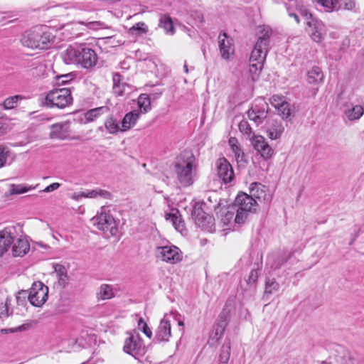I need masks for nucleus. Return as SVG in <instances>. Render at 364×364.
<instances>
[{
  "instance_id": "obj_48",
  "label": "nucleus",
  "mask_w": 364,
  "mask_h": 364,
  "mask_svg": "<svg viewBox=\"0 0 364 364\" xmlns=\"http://www.w3.org/2000/svg\"><path fill=\"white\" fill-rule=\"evenodd\" d=\"M138 328L139 330L141 331L149 338H151L152 331L141 317L138 321Z\"/></svg>"
},
{
  "instance_id": "obj_64",
  "label": "nucleus",
  "mask_w": 364,
  "mask_h": 364,
  "mask_svg": "<svg viewBox=\"0 0 364 364\" xmlns=\"http://www.w3.org/2000/svg\"><path fill=\"white\" fill-rule=\"evenodd\" d=\"M236 141V139H230L229 143H230V146H231V145H235V144H234V141Z\"/></svg>"
},
{
  "instance_id": "obj_10",
  "label": "nucleus",
  "mask_w": 364,
  "mask_h": 364,
  "mask_svg": "<svg viewBox=\"0 0 364 364\" xmlns=\"http://www.w3.org/2000/svg\"><path fill=\"white\" fill-rule=\"evenodd\" d=\"M191 217L196 225L208 232L215 230L214 218L205 213L201 206L195 205L191 212Z\"/></svg>"
},
{
  "instance_id": "obj_5",
  "label": "nucleus",
  "mask_w": 364,
  "mask_h": 364,
  "mask_svg": "<svg viewBox=\"0 0 364 364\" xmlns=\"http://www.w3.org/2000/svg\"><path fill=\"white\" fill-rule=\"evenodd\" d=\"M257 203L250 195L245 193H239L235 200L234 208L236 210L235 223L242 224L247 220L249 214L255 211Z\"/></svg>"
},
{
  "instance_id": "obj_21",
  "label": "nucleus",
  "mask_w": 364,
  "mask_h": 364,
  "mask_svg": "<svg viewBox=\"0 0 364 364\" xmlns=\"http://www.w3.org/2000/svg\"><path fill=\"white\" fill-rule=\"evenodd\" d=\"M53 267L56 275L57 285L62 289L65 288L70 282L68 267L58 263L53 264Z\"/></svg>"
},
{
  "instance_id": "obj_33",
  "label": "nucleus",
  "mask_w": 364,
  "mask_h": 364,
  "mask_svg": "<svg viewBox=\"0 0 364 364\" xmlns=\"http://www.w3.org/2000/svg\"><path fill=\"white\" fill-rule=\"evenodd\" d=\"M98 299L106 300L114 296V291L111 285L104 284L100 286L97 293Z\"/></svg>"
},
{
  "instance_id": "obj_59",
  "label": "nucleus",
  "mask_w": 364,
  "mask_h": 364,
  "mask_svg": "<svg viewBox=\"0 0 364 364\" xmlns=\"http://www.w3.org/2000/svg\"><path fill=\"white\" fill-rule=\"evenodd\" d=\"M60 186V183H50V186H47L44 190L43 191H46V192H50V191H53L54 190H56L57 188H58Z\"/></svg>"
},
{
  "instance_id": "obj_62",
  "label": "nucleus",
  "mask_w": 364,
  "mask_h": 364,
  "mask_svg": "<svg viewBox=\"0 0 364 364\" xmlns=\"http://www.w3.org/2000/svg\"><path fill=\"white\" fill-rule=\"evenodd\" d=\"M183 70L186 73H188V65H187L186 62H185V63H184Z\"/></svg>"
},
{
  "instance_id": "obj_23",
  "label": "nucleus",
  "mask_w": 364,
  "mask_h": 364,
  "mask_svg": "<svg viewBox=\"0 0 364 364\" xmlns=\"http://www.w3.org/2000/svg\"><path fill=\"white\" fill-rule=\"evenodd\" d=\"M166 220H170L175 229L182 235L186 233L185 223L181 215L177 209L171 210V213L166 214Z\"/></svg>"
},
{
  "instance_id": "obj_6",
  "label": "nucleus",
  "mask_w": 364,
  "mask_h": 364,
  "mask_svg": "<svg viewBox=\"0 0 364 364\" xmlns=\"http://www.w3.org/2000/svg\"><path fill=\"white\" fill-rule=\"evenodd\" d=\"M92 224L99 230L104 232L105 237H110L117 234V224L114 217L107 211L105 207H102L100 212L92 218Z\"/></svg>"
},
{
  "instance_id": "obj_40",
  "label": "nucleus",
  "mask_w": 364,
  "mask_h": 364,
  "mask_svg": "<svg viewBox=\"0 0 364 364\" xmlns=\"http://www.w3.org/2000/svg\"><path fill=\"white\" fill-rule=\"evenodd\" d=\"M23 98L24 97L20 95L9 97L4 101L3 107L4 109H13L17 105L18 101Z\"/></svg>"
},
{
  "instance_id": "obj_25",
  "label": "nucleus",
  "mask_w": 364,
  "mask_h": 364,
  "mask_svg": "<svg viewBox=\"0 0 364 364\" xmlns=\"http://www.w3.org/2000/svg\"><path fill=\"white\" fill-rule=\"evenodd\" d=\"M141 114L138 110L134 109L127 113L121 122V132L128 131L133 127L136 124Z\"/></svg>"
},
{
  "instance_id": "obj_56",
  "label": "nucleus",
  "mask_w": 364,
  "mask_h": 364,
  "mask_svg": "<svg viewBox=\"0 0 364 364\" xmlns=\"http://www.w3.org/2000/svg\"><path fill=\"white\" fill-rule=\"evenodd\" d=\"M257 278H258L257 271L255 269H252L250 273V275L248 277L247 282L249 284H253L256 282V281L257 280Z\"/></svg>"
},
{
  "instance_id": "obj_54",
  "label": "nucleus",
  "mask_w": 364,
  "mask_h": 364,
  "mask_svg": "<svg viewBox=\"0 0 364 364\" xmlns=\"http://www.w3.org/2000/svg\"><path fill=\"white\" fill-rule=\"evenodd\" d=\"M73 80L72 73L62 75L56 77V83L58 85H64Z\"/></svg>"
},
{
  "instance_id": "obj_39",
  "label": "nucleus",
  "mask_w": 364,
  "mask_h": 364,
  "mask_svg": "<svg viewBox=\"0 0 364 364\" xmlns=\"http://www.w3.org/2000/svg\"><path fill=\"white\" fill-rule=\"evenodd\" d=\"M284 131V127L277 123L273 124L267 129L268 136L271 139H279Z\"/></svg>"
},
{
  "instance_id": "obj_2",
  "label": "nucleus",
  "mask_w": 364,
  "mask_h": 364,
  "mask_svg": "<svg viewBox=\"0 0 364 364\" xmlns=\"http://www.w3.org/2000/svg\"><path fill=\"white\" fill-rule=\"evenodd\" d=\"M44 29L43 26H37L25 31L21 38L22 45L31 49H47L52 36Z\"/></svg>"
},
{
  "instance_id": "obj_57",
  "label": "nucleus",
  "mask_w": 364,
  "mask_h": 364,
  "mask_svg": "<svg viewBox=\"0 0 364 364\" xmlns=\"http://www.w3.org/2000/svg\"><path fill=\"white\" fill-rule=\"evenodd\" d=\"M317 1L327 9L333 8L334 4L336 3V0H317Z\"/></svg>"
},
{
  "instance_id": "obj_32",
  "label": "nucleus",
  "mask_w": 364,
  "mask_h": 364,
  "mask_svg": "<svg viewBox=\"0 0 364 364\" xmlns=\"http://www.w3.org/2000/svg\"><path fill=\"white\" fill-rule=\"evenodd\" d=\"M231 352V345L229 340L225 341L222 346L218 355L220 364H227L229 361Z\"/></svg>"
},
{
  "instance_id": "obj_44",
  "label": "nucleus",
  "mask_w": 364,
  "mask_h": 364,
  "mask_svg": "<svg viewBox=\"0 0 364 364\" xmlns=\"http://www.w3.org/2000/svg\"><path fill=\"white\" fill-rule=\"evenodd\" d=\"M112 90L113 92L117 96H124L131 92V87L126 82H123L119 86H115L114 87H112Z\"/></svg>"
},
{
  "instance_id": "obj_34",
  "label": "nucleus",
  "mask_w": 364,
  "mask_h": 364,
  "mask_svg": "<svg viewBox=\"0 0 364 364\" xmlns=\"http://www.w3.org/2000/svg\"><path fill=\"white\" fill-rule=\"evenodd\" d=\"M345 114L349 120L358 119L364 114V107L361 105H355L346 109Z\"/></svg>"
},
{
  "instance_id": "obj_60",
  "label": "nucleus",
  "mask_w": 364,
  "mask_h": 364,
  "mask_svg": "<svg viewBox=\"0 0 364 364\" xmlns=\"http://www.w3.org/2000/svg\"><path fill=\"white\" fill-rule=\"evenodd\" d=\"M299 14L298 12L296 13H291L290 14V17H293L294 18V20L296 21V22L297 23H299L300 22V20H299Z\"/></svg>"
},
{
  "instance_id": "obj_47",
  "label": "nucleus",
  "mask_w": 364,
  "mask_h": 364,
  "mask_svg": "<svg viewBox=\"0 0 364 364\" xmlns=\"http://www.w3.org/2000/svg\"><path fill=\"white\" fill-rule=\"evenodd\" d=\"M297 10L299 15H301L305 20V22H308L310 21V19L314 18L306 6L302 4L299 3V6H297Z\"/></svg>"
},
{
  "instance_id": "obj_45",
  "label": "nucleus",
  "mask_w": 364,
  "mask_h": 364,
  "mask_svg": "<svg viewBox=\"0 0 364 364\" xmlns=\"http://www.w3.org/2000/svg\"><path fill=\"white\" fill-rule=\"evenodd\" d=\"M279 289L278 283L274 279H269L266 282L264 296H267L277 291Z\"/></svg>"
},
{
  "instance_id": "obj_8",
  "label": "nucleus",
  "mask_w": 364,
  "mask_h": 364,
  "mask_svg": "<svg viewBox=\"0 0 364 364\" xmlns=\"http://www.w3.org/2000/svg\"><path fill=\"white\" fill-rule=\"evenodd\" d=\"M156 255L161 261L175 264L183 259V252L173 245L158 247L156 249Z\"/></svg>"
},
{
  "instance_id": "obj_36",
  "label": "nucleus",
  "mask_w": 364,
  "mask_h": 364,
  "mask_svg": "<svg viewBox=\"0 0 364 364\" xmlns=\"http://www.w3.org/2000/svg\"><path fill=\"white\" fill-rule=\"evenodd\" d=\"M355 6V0H336V3L334 4L333 8H330L329 9L331 11H338L341 9L353 10Z\"/></svg>"
},
{
  "instance_id": "obj_61",
  "label": "nucleus",
  "mask_w": 364,
  "mask_h": 364,
  "mask_svg": "<svg viewBox=\"0 0 364 364\" xmlns=\"http://www.w3.org/2000/svg\"><path fill=\"white\" fill-rule=\"evenodd\" d=\"M6 126L0 122V135L6 133Z\"/></svg>"
},
{
  "instance_id": "obj_50",
  "label": "nucleus",
  "mask_w": 364,
  "mask_h": 364,
  "mask_svg": "<svg viewBox=\"0 0 364 364\" xmlns=\"http://www.w3.org/2000/svg\"><path fill=\"white\" fill-rule=\"evenodd\" d=\"M230 313V309H228V307H225L219 315L218 323H224V326H227Z\"/></svg>"
},
{
  "instance_id": "obj_15",
  "label": "nucleus",
  "mask_w": 364,
  "mask_h": 364,
  "mask_svg": "<svg viewBox=\"0 0 364 364\" xmlns=\"http://www.w3.org/2000/svg\"><path fill=\"white\" fill-rule=\"evenodd\" d=\"M250 196L260 202L268 203L272 198V191L264 183H250Z\"/></svg>"
},
{
  "instance_id": "obj_3",
  "label": "nucleus",
  "mask_w": 364,
  "mask_h": 364,
  "mask_svg": "<svg viewBox=\"0 0 364 364\" xmlns=\"http://www.w3.org/2000/svg\"><path fill=\"white\" fill-rule=\"evenodd\" d=\"M194 155L190 151H183L177 158L175 171L180 182H192L196 180V166Z\"/></svg>"
},
{
  "instance_id": "obj_30",
  "label": "nucleus",
  "mask_w": 364,
  "mask_h": 364,
  "mask_svg": "<svg viewBox=\"0 0 364 364\" xmlns=\"http://www.w3.org/2000/svg\"><path fill=\"white\" fill-rule=\"evenodd\" d=\"M323 74L319 67L312 68L307 74V81L310 84H316L323 81Z\"/></svg>"
},
{
  "instance_id": "obj_1",
  "label": "nucleus",
  "mask_w": 364,
  "mask_h": 364,
  "mask_svg": "<svg viewBox=\"0 0 364 364\" xmlns=\"http://www.w3.org/2000/svg\"><path fill=\"white\" fill-rule=\"evenodd\" d=\"M62 58L66 64L80 65L86 69L95 67L98 60L95 51L85 44L69 46L62 53Z\"/></svg>"
},
{
  "instance_id": "obj_42",
  "label": "nucleus",
  "mask_w": 364,
  "mask_h": 364,
  "mask_svg": "<svg viewBox=\"0 0 364 364\" xmlns=\"http://www.w3.org/2000/svg\"><path fill=\"white\" fill-rule=\"evenodd\" d=\"M147 32L148 26L144 22H138L129 29V33L132 35L140 36Z\"/></svg>"
},
{
  "instance_id": "obj_12",
  "label": "nucleus",
  "mask_w": 364,
  "mask_h": 364,
  "mask_svg": "<svg viewBox=\"0 0 364 364\" xmlns=\"http://www.w3.org/2000/svg\"><path fill=\"white\" fill-rule=\"evenodd\" d=\"M71 198L75 200H79L81 198H92V199H104L110 200L112 198V193L100 187L93 188H87L80 192L74 193Z\"/></svg>"
},
{
  "instance_id": "obj_7",
  "label": "nucleus",
  "mask_w": 364,
  "mask_h": 364,
  "mask_svg": "<svg viewBox=\"0 0 364 364\" xmlns=\"http://www.w3.org/2000/svg\"><path fill=\"white\" fill-rule=\"evenodd\" d=\"M73 97L68 88H60L50 90L45 97L43 104L48 107L64 109L72 105Z\"/></svg>"
},
{
  "instance_id": "obj_17",
  "label": "nucleus",
  "mask_w": 364,
  "mask_h": 364,
  "mask_svg": "<svg viewBox=\"0 0 364 364\" xmlns=\"http://www.w3.org/2000/svg\"><path fill=\"white\" fill-rule=\"evenodd\" d=\"M16 229L14 226L5 228L0 231V257L9 249L15 238Z\"/></svg>"
},
{
  "instance_id": "obj_9",
  "label": "nucleus",
  "mask_w": 364,
  "mask_h": 364,
  "mask_svg": "<svg viewBox=\"0 0 364 364\" xmlns=\"http://www.w3.org/2000/svg\"><path fill=\"white\" fill-rule=\"evenodd\" d=\"M268 108V104L263 98L256 99L247 112V117L257 125L261 124L267 117Z\"/></svg>"
},
{
  "instance_id": "obj_35",
  "label": "nucleus",
  "mask_w": 364,
  "mask_h": 364,
  "mask_svg": "<svg viewBox=\"0 0 364 364\" xmlns=\"http://www.w3.org/2000/svg\"><path fill=\"white\" fill-rule=\"evenodd\" d=\"M264 63L258 62H250L249 65V74L253 82L258 80L262 70L263 68Z\"/></svg>"
},
{
  "instance_id": "obj_63",
  "label": "nucleus",
  "mask_w": 364,
  "mask_h": 364,
  "mask_svg": "<svg viewBox=\"0 0 364 364\" xmlns=\"http://www.w3.org/2000/svg\"><path fill=\"white\" fill-rule=\"evenodd\" d=\"M178 325L183 327L184 326V323L183 321L179 320L178 321Z\"/></svg>"
},
{
  "instance_id": "obj_4",
  "label": "nucleus",
  "mask_w": 364,
  "mask_h": 364,
  "mask_svg": "<svg viewBox=\"0 0 364 364\" xmlns=\"http://www.w3.org/2000/svg\"><path fill=\"white\" fill-rule=\"evenodd\" d=\"M271 34L272 29L269 26H259L257 41L251 52L250 62L264 63Z\"/></svg>"
},
{
  "instance_id": "obj_46",
  "label": "nucleus",
  "mask_w": 364,
  "mask_h": 364,
  "mask_svg": "<svg viewBox=\"0 0 364 364\" xmlns=\"http://www.w3.org/2000/svg\"><path fill=\"white\" fill-rule=\"evenodd\" d=\"M31 188H27L22 183H13L10 186L9 191L11 194H21L27 192Z\"/></svg>"
},
{
  "instance_id": "obj_28",
  "label": "nucleus",
  "mask_w": 364,
  "mask_h": 364,
  "mask_svg": "<svg viewBox=\"0 0 364 364\" xmlns=\"http://www.w3.org/2000/svg\"><path fill=\"white\" fill-rule=\"evenodd\" d=\"M108 110V107L102 106L87 111L84 114L85 122H90L94 121L102 114L107 112Z\"/></svg>"
},
{
  "instance_id": "obj_37",
  "label": "nucleus",
  "mask_w": 364,
  "mask_h": 364,
  "mask_svg": "<svg viewBox=\"0 0 364 364\" xmlns=\"http://www.w3.org/2000/svg\"><path fill=\"white\" fill-rule=\"evenodd\" d=\"M105 126L110 134H114L121 131V127L113 117H109L107 119Z\"/></svg>"
},
{
  "instance_id": "obj_38",
  "label": "nucleus",
  "mask_w": 364,
  "mask_h": 364,
  "mask_svg": "<svg viewBox=\"0 0 364 364\" xmlns=\"http://www.w3.org/2000/svg\"><path fill=\"white\" fill-rule=\"evenodd\" d=\"M225 328L226 326H224V323H217L210 333V340L215 341V342L219 341L223 336Z\"/></svg>"
},
{
  "instance_id": "obj_31",
  "label": "nucleus",
  "mask_w": 364,
  "mask_h": 364,
  "mask_svg": "<svg viewBox=\"0 0 364 364\" xmlns=\"http://www.w3.org/2000/svg\"><path fill=\"white\" fill-rule=\"evenodd\" d=\"M159 26L163 28L167 34H173L175 28L171 18L168 14H162L159 18Z\"/></svg>"
},
{
  "instance_id": "obj_11",
  "label": "nucleus",
  "mask_w": 364,
  "mask_h": 364,
  "mask_svg": "<svg viewBox=\"0 0 364 364\" xmlns=\"http://www.w3.org/2000/svg\"><path fill=\"white\" fill-rule=\"evenodd\" d=\"M48 293V287L41 282H37L33 284L28 298L33 306L40 307L46 301Z\"/></svg>"
},
{
  "instance_id": "obj_16",
  "label": "nucleus",
  "mask_w": 364,
  "mask_h": 364,
  "mask_svg": "<svg viewBox=\"0 0 364 364\" xmlns=\"http://www.w3.org/2000/svg\"><path fill=\"white\" fill-rule=\"evenodd\" d=\"M218 176L222 182H232L235 174L230 162L225 157L219 158L215 163Z\"/></svg>"
},
{
  "instance_id": "obj_49",
  "label": "nucleus",
  "mask_w": 364,
  "mask_h": 364,
  "mask_svg": "<svg viewBox=\"0 0 364 364\" xmlns=\"http://www.w3.org/2000/svg\"><path fill=\"white\" fill-rule=\"evenodd\" d=\"M239 129L240 132H242L243 134H245L248 136L251 135L252 133V128L250 125L249 124L248 122L246 120H242L238 125Z\"/></svg>"
},
{
  "instance_id": "obj_26",
  "label": "nucleus",
  "mask_w": 364,
  "mask_h": 364,
  "mask_svg": "<svg viewBox=\"0 0 364 364\" xmlns=\"http://www.w3.org/2000/svg\"><path fill=\"white\" fill-rule=\"evenodd\" d=\"M12 247V255L14 257H22L25 255L30 249L28 242L24 239H17L14 241Z\"/></svg>"
},
{
  "instance_id": "obj_19",
  "label": "nucleus",
  "mask_w": 364,
  "mask_h": 364,
  "mask_svg": "<svg viewBox=\"0 0 364 364\" xmlns=\"http://www.w3.org/2000/svg\"><path fill=\"white\" fill-rule=\"evenodd\" d=\"M171 336V321L165 315L161 320L155 332V338L158 342H167Z\"/></svg>"
},
{
  "instance_id": "obj_18",
  "label": "nucleus",
  "mask_w": 364,
  "mask_h": 364,
  "mask_svg": "<svg viewBox=\"0 0 364 364\" xmlns=\"http://www.w3.org/2000/svg\"><path fill=\"white\" fill-rule=\"evenodd\" d=\"M306 31L311 37V38L315 42H320L323 39V24L321 21H318L316 18L310 19L309 21L305 22Z\"/></svg>"
},
{
  "instance_id": "obj_43",
  "label": "nucleus",
  "mask_w": 364,
  "mask_h": 364,
  "mask_svg": "<svg viewBox=\"0 0 364 364\" xmlns=\"http://www.w3.org/2000/svg\"><path fill=\"white\" fill-rule=\"evenodd\" d=\"M279 116L283 119H288L291 115V105L287 101L276 109Z\"/></svg>"
},
{
  "instance_id": "obj_52",
  "label": "nucleus",
  "mask_w": 364,
  "mask_h": 364,
  "mask_svg": "<svg viewBox=\"0 0 364 364\" xmlns=\"http://www.w3.org/2000/svg\"><path fill=\"white\" fill-rule=\"evenodd\" d=\"M299 3L297 0H290L289 2L285 3L289 16H290L291 13L298 12L297 6H299Z\"/></svg>"
},
{
  "instance_id": "obj_53",
  "label": "nucleus",
  "mask_w": 364,
  "mask_h": 364,
  "mask_svg": "<svg viewBox=\"0 0 364 364\" xmlns=\"http://www.w3.org/2000/svg\"><path fill=\"white\" fill-rule=\"evenodd\" d=\"M285 97L284 96H279L274 95H273L270 99L269 102L271 105L277 109L278 107H279L281 105L285 102Z\"/></svg>"
},
{
  "instance_id": "obj_14",
  "label": "nucleus",
  "mask_w": 364,
  "mask_h": 364,
  "mask_svg": "<svg viewBox=\"0 0 364 364\" xmlns=\"http://www.w3.org/2000/svg\"><path fill=\"white\" fill-rule=\"evenodd\" d=\"M128 334L129 337L126 339L124 346V352L132 355L144 353V346L139 334L136 331Z\"/></svg>"
},
{
  "instance_id": "obj_27",
  "label": "nucleus",
  "mask_w": 364,
  "mask_h": 364,
  "mask_svg": "<svg viewBox=\"0 0 364 364\" xmlns=\"http://www.w3.org/2000/svg\"><path fill=\"white\" fill-rule=\"evenodd\" d=\"M138 112L140 114H146L151 109V99L148 94L142 93L137 98Z\"/></svg>"
},
{
  "instance_id": "obj_13",
  "label": "nucleus",
  "mask_w": 364,
  "mask_h": 364,
  "mask_svg": "<svg viewBox=\"0 0 364 364\" xmlns=\"http://www.w3.org/2000/svg\"><path fill=\"white\" fill-rule=\"evenodd\" d=\"M70 122H60L50 126L49 138L53 140H66L70 138Z\"/></svg>"
},
{
  "instance_id": "obj_58",
  "label": "nucleus",
  "mask_w": 364,
  "mask_h": 364,
  "mask_svg": "<svg viewBox=\"0 0 364 364\" xmlns=\"http://www.w3.org/2000/svg\"><path fill=\"white\" fill-rule=\"evenodd\" d=\"M122 76L118 73H115L113 74V76H112V81H113V87H114L115 86H119L120 85H122L123 82H122Z\"/></svg>"
},
{
  "instance_id": "obj_41",
  "label": "nucleus",
  "mask_w": 364,
  "mask_h": 364,
  "mask_svg": "<svg viewBox=\"0 0 364 364\" xmlns=\"http://www.w3.org/2000/svg\"><path fill=\"white\" fill-rule=\"evenodd\" d=\"M9 301L7 296L0 293V318L9 316Z\"/></svg>"
},
{
  "instance_id": "obj_24",
  "label": "nucleus",
  "mask_w": 364,
  "mask_h": 364,
  "mask_svg": "<svg viewBox=\"0 0 364 364\" xmlns=\"http://www.w3.org/2000/svg\"><path fill=\"white\" fill-rule=\"evenodd\" d=\"M215 211L217 217L220 220L221 223H223L224 225H228L232 220L236 210L233 206H217Z\"/></svg>"
},
{
  "instance_id": "obj_22",
  "label": "nucleus",
  "mask_w": 364,
  "mask_h": 364,
  "mask_svg": "<svg viewBox=\"0 0 364 364\" xmlns=\"http://www.w3.org/2000/svg\"><path fill=\"white\" fill-rule=\"evenodd\" d=\"M219 48L223 58L228 60L230 58V54L233 53L234 48L232 40L229 38L226 33L220 34L219 37Z\"/></svg>"
},
{
  "instance_id": "obj_20",
  "label": "nucleus",
  "mask_w": 364,
  "mask_h": 364,
  "mask_svg": "<svg viewBox=\"0 0 364 364\" xmlns=\"http://www.w3.org/2000/svg\"><path fill=\"white\" fill-rule=\"evenodd\" d=\"M252 144L254 149L259 153L262 157L267 159L272 156L273 149L266 142L265 139L263 136H255L253 138Z\"/></svg>"
},
{
  "instance_id": "obj_51",
  "label": "nucleus",
  "mask_w": 364,
  "mask_h": 364,
  "mask_svg": "<svg viewBox=\"0 0 364 364\" xmlns=\"http://www.w3.org/2000/svg\"><path fill=\"white\" fill-rule=\"evenodd\" d=\"M9 154V148L4 145H0V168L5 165Z\"/></svg>"
},
{
  "instance_id": "obj_29",
  "label": "nucleus",
  "mask_w": 364,
  "mask_h": 364,
  "mask_svg": "<svg viewBox=\"0 0 364 364\" xmlns=\"http://www.w3.org/2000/svg\"><path fill=\"white\" fill-rule=\"evenodd\" d=\"M232 150L235 154L237 164L239 167H245L248 164L247 156L243 152L238 145H231Z\"/></svg>"
},
{
  "instance_id": "obj_55",
  "label": "nucleus",
  "mask_w": 364,
  "mask_h": 364,
  "mask_svg": "<svg viewBox=\"0 0 364 364\" xmlns=\"http://www.w3.org/2000/svg\"><path fill=\"white\" fill-rule=\"evenodd\" d=\"M273 259H274V257L273 256H270L267 259V263H268V264L271 265V268H272V269H278V268H279L281 267V265L284 262H286V259H284V258H282V259L279 258V262L275 263V264H273V263H272Z\"/></svg>"
}]
</instances>
